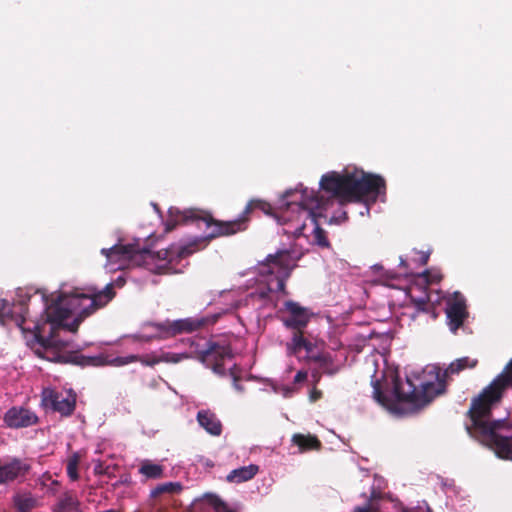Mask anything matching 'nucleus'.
<instances>
[{"label": "nucleus", "mask_w": 512, "mask_h": 512, "mask_svg": "<svg viewBox=\"0 0 512 512\" xmlns=\"http://www.w3.org/2000/svg\"><path fill=\"white\" fill-rule=\"evenodd\" d=\"M374 397L383 406H389L391 400L381 391L379 383L374 386Z\"/></svg>", "instance_id": "obj_30"}, {"label": "nucleus", "mask_w": 512, "mask_h": 512, "mask_svg": "<svg viewBox=\"0 0 512 512\" xmlns=\"http://www.w3.org/2000/svg\"><path fill=\"white\" fill-rule=\"evenodd\" d=\"M148 326L153 328L157 334L154 338L157 339H168L175 337L174 320H165L163 322H150Z\"/></svg>", "instance_id": "obj_22"}, {"label": "nucleus", "mask_w": 512, "mask_h": 512, "mask_svg": "<svg viewBox=\"0 0 512 512\" xmlns=\"http://www.w3.org/2000/svg\"><path fill=\"white\" fill-rule=\"evenodd\" d=\"M114 296L112 283H108L100 291L89 290V293H73L70 296L57 295L50 303L46 302L43 315L44 323L51 325L49 336H43L40 324L36 323L33 328L36 341L44 348L56 345L54 333L57 329L64 328L72 333L77 332L87 317L105 307Z\"/></svg>", "instance_id": "obj_3"}, {"label": "nucleus", "mask_w": 512, "mask_h": 512, "mask_svg": "<svg viewBox=\"0 0 512 512\" xmlns=\"http://www.w3.org/2000/svg\"><path fill=\"white\" fill-rule=\"evenodd\" d=\"M28 314V307L24 301L19 302L17 305L11 306L7 301L0 300V321L6 323L8 321L14 322L18 327L23 328Z\"/></svg>", "instance_id": "obj_16"}, {"label": "nucleus", "mask_w": 512, "mask_h": 512, "mask_svg": "<svg viewBox=\"0 0 512 512\" xmlns=\"http://www.w3.org/2000/svg\"><path fill=\"white\" fill-rule=\"evenodd\" d=\"M76 393L73 390L58 391L44 388L41 393V405L45 410L59 413L62 417L71 416L76 408Z\"/></svg>", "instance_id": "obj_10"}, {"label": "nucleus", "mask_w": 512, "mask_h": 512, "mask_svg": "<svg viewBox=\"0 0 512 512\" xmlns=\"http://www.w3.org/2000/svg\"><path fill=\"white\" fill-rule=\"evenodd\" d=\"M14 503L19 512H30L36 507L37 500L30 494H22L15 497Z\"/></svg>", "instance_id": "obj_27"}, {"label": "nucleus", "mask_w": 512, "mask_h": 512, "mask_svg": "<svg viewBox=\"0 0 512 512\" xmlns=\"http://www.w3.org/2000/svg\"><path fill=\"white\" fill-rule=\"evenodd\" d=\"M307 378V372L305 371H298L294 377V382L299 383Z\"/></svg>", "instance_id": "obj_36"}, {"label": "nucleus", "mask_w": 512, "mask_h": 512, "mask_svg": "<svg viewBox=\"0 0 512 512\" xmlns=\"http://www.w3.org/2000/svg\"><path fill=\"white\" fill-rule=\"evenodd\" d=\"M198 424L210 435L220 436L222 423L214 412L209 409L199 410L196 416Z\"/></svg>", "instance_id": "obj_18"}, {"label": "nucleus", "mask_w": 512, "mask_h": 512, "mask_svg": "<svg viewBox=\"0 0 512 512\" xmlns=\"http://www.w3.org/2000/svg\"><path fill=\"white\" fill-rule=\"evenodd\" d=\"M230 375L233 377L235 389H237L238 391H242L243 387L238 384L239 377L235 374L233 369H230Z\"/></svg>", "instance_id": "obj_37"}, {"label": "nucleus", "mask_w": 512, "mask_h": 512, "mask_svg": "<svg viewBox=\"0 0 512 512\" xmlns=\"http://www.w3.org/2000/svg\"><path fill=\"white\" fill-rule=\"evenodd\" d=\"M478 364L477 359H471L469 357L458 358L453 361L447 368L446 373L449 374H458L459 372L467 369V368H475Z\"/></svg>", "instance_id": "obj_24"}, {"label": "nucleus", "mask_w": 512, "mask_h": 512, "mask_svg": "<svg viewBox=\"0 0 512 512\" xmlns=\"http://www.w3.org/2000/svg\"><path fill=\"white\" fill-rule=\"evenodd\" d=\"M212 239H208V233L206 236L197 238L194 241L184 246L171 245L166 249H161L157 252L149 250V256L145 257L142 266H146L156 260L164 261L165 263L158 266V273H170L176 272L173 267L174 263L179 260L190 256L196 251L204 248Z\"/></svg>", "instance_id": "obj_6"}, {"label": "nucleus", "mask_w": 512, "mask_h": 512, "mask_svg": "<svg viewBox=\"0 0 512 512\" xmlns=\"http://www.w3.org/2000/svg\"><path fill=\"white\" fill-rule=\"evenodd\" d=\"M355 512H377V507L372 502H368L364 506L358 507Z\"/></svg>", "instance_id": "obj_34"}, {"label": "nucleus", "mask_w": 512, "mask_h": 512, "mask_svg": "<svg viewBox=\"0 0 512 512\" xmlns=\"http://www.w3.org/2000/svg\"><path fill=\"white\" fill-rule=\"evenodd\" d=\"M509 387H512V383L510 384V386H509Z\"/></svg>", "instance_id": "obj_45"}, {"label": "nucleus", "mask_w": 512, "mask_h": 512, "mask_svg": "<svg viewBox=\"0 0 512 512\" xmlns=\"http://www.w3.org/2000/svg\"><path fill=\"white\" fill-rule=\"evenodd\" d=\"M511 383L512 359L503 371L472 399L467 412L471 423L466 426L472 437L494 450L499 458L509 461H512V424L507 420H492L491 413L492 409L501 403Z\"/></svg>", "instance_id": "obj_2"}, {"label": "nucleus", "mask_w": 512, "mask_h": 512, "mask_svg": "<svg viewBox=\"0 0 512 512\" xmlns=\"http://www.w3.org/2000/svg\"><path fill=\"white\" fill-rule=\"evenodd\" d=\"M233 357L232 349L228 345H221L218 342L209 341L204 350L197 351L195 358L207 368L219 375L225 376L224 362Z\"/></svg>", "instance_id": "obj_11"}, {"label": "nucleus", "mask_w": 512, "mask_h": 512, "mask_svg": "<svg viewBox=\"0 0 512 512\" xmlns=\"http://www.w3.org/2000/svg\"><path fill=\"white\" fill-rule=\"evenodd\" d=\"M292 442L299 447L300 452L320 450L322 447L321 441L315 435L311 434H294L292 436Z\"/></svg>", "instance_id": "obj_21"}, {"label": "nucleus", "mask_w": 512, "mask_h": 512, "mask_svg": "<svg viewBox=\"0 0 512 512\" xmlns=\"http://www.w3.org/2000/svg\"><path fill=\"white\" fill-rule=\"evenodd\" d=\"M447 324L451 332L456 333L468 318L466 300L460 292H455L446 303Z\"/></svg>", "instance_id": "obj_12"}, {"label": "nucleus", "mask_w": 512, "mask_h": 512, "mask_svg": "<svg viewBox=\"0 0 512 512\" xmlns=\"http://www.w3.org/2000/svg\"><path fill=\"white\" fill-rule=\"evenodd\" d=\"M322 397V392L320 390H317V389H313L311 392H310V400L312 402H316L317 400H319L320 398Z\"/></svg>", "instance_id": "obj_35"}, {"label": "nucleus", "mask_w": 512, "mask_h": 512, "mask_svg": "<svg viewBox=\"0 0 512 512\" xmlns=\"http://www.w3.org/2000/svg\"><path fill=\"white\" fill-rule=\"evenodd\" d=\"M273 291H277L275 278L269 282L267 290H263V291L259 292V296H260V298H266L268 296L269 292H273ZM278 292H280V291L278 290Z\"/></svg>", "instance_id": "obj_33"}, {"label": "nucleus", "mask_w": 512, "mask_h": 512, "mask_svg": "<svg viewBox=\"0 0 512 512\" xmlns=\"http://www.w3.org/2000/svg\"><path fill=\"white\" fill-rule=\"evenodd\" d=\"M213 504H214V506H215V508H216L217 510H218L219 508H226L225 503H224L221 499H219V498H217V497H215V499H214V501H213Z\"/></svg>", "instance_id": "obj_39"}, {"label": "nucleus", "mask_w": 512, "mask_h": 512, "mask_svg": "<svg viewBox=\"0 0 512 512\" xmlns=\"http://www.w3.org/2000/svg\"><path fill=\"white\" fill-rule=\"evenodd\" d=\"M218 318L219 315L210 314L174 320L175 335L189 334L202 330L208 326L214 325L218 321Z\"/></svg>", "instance_id": "obj_14"}, {"label": "nucleus", "mask_w": 512, "mask_h": 512, "mask_svg": "<svg viewBox=\"0 0 512 512\" xmlns=\"http://www.w3.org/2000/svg\"><path fill=\"white\" fill-rule=\"evenodd\" d=\"M419 386L420 389L408 377L403 382L399 376H394L392 392L395 400L420 408L430 403L434 397L442 393V390L438 388L442 386L441 383L421 382Z\"/></svg>", "instance_id": "obj_5"}, {"label": "nucleus", "mask_w": 512, "mask_h": 512, "mask_svg": "<svg viewBox=\"0 0 512 512\" xmlns=\"http://www.w3.org/2000/svg\"><path fill=\"white\" fill-rule=\"evenodd\" d=\"M191 356L188 353H172L163 352L161 353V361L165 363L177 364L182 360L189 359Z\"/></svg>", "instance_id": "obj_29"}, {"label": "nucleus", "mask_w": 512, "mask_h": 512, "mask_svg": "<svg viewBox=\"0 0 512 512\" xmlns=\"http://www.w3.org/2000/svg\"><path fill=\"white\" fill-rule=\"evenodd\" d=\"M311 359L314 362H324L325 361V357L322 355L312 356Z\"/></svg>", "instance_id": "obj_41"}, {"label": "nucleus", "mask_w": 512, "mask_h": 512, "mask_svg": "<svg viewBox=\"0 0 512 512\" xmlns=\"http://www.w3.org/2000/svg\"><path fill=\"white\" fill-rule=\"evenodd\" d=\"M284 203V195H282L279 213H274V209L269 202L262 199H251L239 217L231 221L217 220L210 212L202 209L190 208L179 210L178 208L171 207L168 210V217L165 222V232H171L178 225L196 224L200 227V223H204L206 229L210 230L208 232V239L232 236L248 229L251 217L256 210H260L268 216L274 215L278 220L282 207H285Z\"/></svg>", "instance_id": "obj_4"}, {"label": "nucleus", "mask_w": 512, "mask_h": 512, "mask_svg": "<svg viewBox=\"0 0 512 512\" xmlns=\"http://www.w3.org/2000/svg\"><path fill=\"white\" fill-rule=\"evenodd\" d=\"M327 373H328V374H330V375H332V374H334V373H335V371H334V370H329V371H327Z\"/></svg>", "instance_id": "obj_44"}, {"label": "nucleus", "mask_w": 512, "mask_h": 512, "mask_svg": "<svg viewBox=\"0 0 512 512\" xmlns=\"http://www.w3.org/2000/svg\"><path fill=\"white\" fill-rule=\"evenodd\" d=\"M284 306L289 313V316L283 319L285 327L299 330L307 326L310 319L307 308L292 300L286 301Z\"/></svg>", "instance_id": "obj_15"}, {"label": "nucleus", "mask_w": 512, "mask_h": 512, "mask_svg": "<svg viewBox=\"0 0 512 512\" xmlns=\"http://www.w3.org/2000/svg\"><path fill=\"white\" fill-rule=\"evenodd\" d=\"M3 422L9 428L19 429L36 425L39 422V418L29 408L14 406L6 411Z\"/></svg>", "instance_id": "obj_13"}, {"label": "nucleus", "mask_w": 512, "mask_h": 512, "mask_svg": "<svg viewBox=\"0 0 512 512\" xmlns=\"http://www.w3.org/2000/svg\"><path fill=\"white\" fill-rule=\"evenodd\" d=\"M403 512H416L414 509H404ZM425 512H432V510L428 507Z\"/></svg>", "instance_id": "obj_42"}, {"label": "nucleus", "mask_w": 512, "mask_h": 512, "mask_svg": "<svg viewBox=\"0 0 512 512\" xmlns=\"http://www.w3.org/2000/svg\"><path fill=\"white\" fill-rule=\"evenodd\" d=\"M412 302L414 303L417 312H427L428 311L427 306H428L429 298L427 296L419 298V299L412 298Z\"/></svg>", "instance_id": "obj_31"}, {"label": "nucleus", "mask_w": 512, "mask_h": 512, "mask_svg": "<svg viewBox=\"0 0 512 512\" xmlns=\"http://www.w3.org/2000/svg\"><path fill=\"white\" fill-rule=\"evenodd\" d=\"M139 473L148 479H160L164 476V467L150 461H144L139 468Z\"/></svg>", "instance_id": "obj_23"}, {"label": "nucleus", "mask_w": 512, "mask_h": 512, "mask_svg": "<svg viewBox=\"0 0 512 512\" xmlns=\"http://www.w3.org/2000/svg\"><path fill=\"white\" fill-rule=\"evenodd\" d=\"M101 254L107 258L108 265L119 263L116 269H121L124 262L142 266L145 257L150 255L149 249L140 248L139 244H116L111 248H103Z\"/></svg>", "instance_id": "obj_8"}, {"label": "nucleus", "mask_w": 512, "mask_h": 512, "mask_svg": "<svg viewBox=\"0 0 512 512\" xmlns=\"http://www.w3.org/2000/svg\"><path fill=\"white\" fill-rule=\"evenodd\" d=\"M182 486L178 482H167L163 484L157 485L154 489L151 490L150 496L152 498H157L162 494H174L181 491Z\"/></svg>", "instance_id": "obj_26"}, {"label": "nucleus", "mask_w": 512, "mask_h": 512, "mask_svg": "<svg viewBox=\"0 0 512 512\" xmlns=\"http://www.w3.org/2000/svg\"><path fill=\"white\" fill-rule=\"evenodd\" d=\"M80 463V456L74 453L67 460L66 470L67 475L72 481H76L79 478L78 466Z\"/></svg>", "instance_id": "obj_28"}, {"label": "nucleus", "mask_w": 512, "mask_h": 512, "mask_svg": "<svg viewBox=\"0 0 512 512\" xmlns=\"http://www.w3.org/2000/svg\"><path fill=\"white\" fill-rule=\"evenodd\" d=\"M259 471V467L255 464L243 466L232 470L226 477L228 482L242 483L251 480Z\"/></svg>", "instance_id": "obj_20"}, {"label": "nucleus", "mask_w": 512, "mask_h": 512, "mask_svg": "<svg viewBox=\"0 0 512 512\" xmlns=\"http://www.w3.org/2000/svg\"><path fill=\"white\" fill-rule=\"evenodd\" d=\"M304 350H306L308 353H311L314 349V345L309 340H306V345L303 347Z\"/></svg>", "instance_id": "obj_40"}, {"label": "nucleus", "mask_w": 512, "mask_h": 512, "mask_svg": "<svg viewBox=\"0 0 512 512\" xmlns=\"http://www.w3.org/2000/svg\"><path fill=\"white\" fill-rule=\"evenodd\" d=\"M320 191L308 192L305 189L285 191L284 206L278 216V223L288 225L283 233L299 237L304 234L306 220L313 224V241L322 248H329L326 231L320 227L318 218L335 199L341 204L349 202L375 203L386 193L385 179L377 174L364 171L340 174L332 171L324 174L319 182Z\"/></svg>", "instance_id": "obj_1"}, {"label": "nucleus", "mask_w": 512, "mask_h": 512, "mask_svg": "<svg viewBox=\"0 0 512 512\" xmlns=\"http://www.w3.org/2000/svg\"><path fill=\"white\" fill-rule=\"evenodd\" d=\"M68 361L80 366H101L104 364L124 366L133 362H141L143 365L151 367L162 362L161 354L118 356L107 362L102 356L89 357L80 354H73L69 356Z\"/></svg>", "instance_id": "obj_9"}, {"label": "nucleus", "mask_w": 512, "mask_h": 512, "mask_svg": "<svg viewBox=\"0 0 512 512\" xmlns=\"http://www.w3.org/2000/svg\"><path fill=\"white\" fill-rule=\"evenodd\" d=\"M428 260H429V253L421 252L420 253V264L426 265L428 263Z\"/></svg>", "instance_id": "obj_38"}, {"label": "nucleus", "mask_w": 512, "mask_h": 512, "mask_svg": "<svg viewBox=\"0 0 512 512\" xmlns=\"http://www.w3.org/2000/svg\"><path fill=\"white\" fill-rule=\"evenodd\" d=\"M53 512H82L80 501L75 491H65L57 500Z\"/></svg>", "instance_id": "obj_19"}, {"label": "nucleus", "mask_w": 512, "mask_h": 512, "mask_svg": "<svg viewBox=\"0 0 512 512\" xmlns=\"http://www.w3.org/2000/svg\"><path fill=\"white\" fill-rule=\"evenodd\" d=\"M400 265H401L402 267L406 268V267H407V262H406V260H405V259H403V258H400Z\"/></svg>", "instance_id": "obj_43"}, {"label": "nucleus", "mask_w": 512, "mask_h": 512, "mask_svg": "<svg viewBox=\"0 0 512 512\" xmlns=\"http://www.w3.org/2000/svg\"><path fill=\"white\" fill-rule=\"evenodd\" d=\"M292 255L288 250H279L275 254L267 256L265 263L262 264V274H275L277 290L287 294L286 280L289 278L293 269Z\"/></svg>", "instance_id": "obj_7"}, {"label": "nucleus", "mask_w": 512, "mask_h": 512, "mask_svg": "<svg viewBox=\"0 0 512 512\" xmlns=\"http://www.w3.org/2000/svg\"><path fill=\"white\" fill-rule=\"evenodd\" d=\"M421 276L425 279V282L427 284H434L441 281L442 276L438 273H431L430 271L426 270L424 271Z\"/></svg>", "instance_id": "obj_32"}, {"label": "nucleus", "mask_w": 512, "mask_h": 512, "mask_svg": "<svg viewBox=\"0 0 512 512\" xmlns=\"http://www.w3.org/2000/svg\"><path fill=\"white\" fill-rule=\"evenodd\" d=\"M29 470V466L19 459H14L4 465L0 464V484H6L24 476Z\"/></svg>", "instance_id": "obj_17"}, {"label": "nucleus", "mask_w": 512, "mask_h": 512, "mask_svg": "<svg viewBox=\"0 0 512 512\" xmlns=\"http://www.w3.org/2000/svg\"><path fill=\"white\" fill-rule=\"evenodd\" d=\"M306 338L303 335L302 329L294 330L291 341L287 343V350L289 354H298L306 345Z\"/></svg>", "instance_id": "obj_25"}]
</instances>
